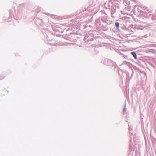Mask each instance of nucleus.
Here are the masks:
<instances>
[{"label": "nucleus", "instance_id": "nucleus-1", "mask_svg": "<svg viewBox=\"0 0 156 156\" xmlns=\"http://www.w3.org/2000/svg\"><path fill=\"white\" fill-rule=\"evenodd\" d=\"M131 54L135 59H136L137 58V55L136 54L135 52H131Z\"/></svg>", "mask_w": 156, "mask_h": 156}, {"label": "nucleus", "instance_id": "nucleus-2", "mask_svg": "<svg viewBox=\"0 0 156 156\" xmlns=\"http://www.w3.org/2000/svg\"><path fill=\"white\" fill-rule=\"evenodd\" d=\"M115 26L119 28V23L118 22L116 23Z\"/></svg>", "mask_w": 156, "mask_h": 156}]
</instances>
